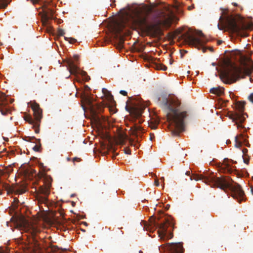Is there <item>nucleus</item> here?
<instances>
[{
	"label": "nucleus",
	"instance_id": "f257e3e1",
	"mask_svg": "<svg viewBox=\"0 0 253 253\" xmlns=\"http://www.w3.org/2000/svg\"><path fill=\"white\" fill-rule=\"evenodd\" d=\"M235 54L236 58L240 61L241 67H238L228 61L229 68L221 72L220 75L221 80L226 84H231L235 83L240 78L247 76L250 77V80L252 82L251 75L253 70V62L251 59L252 52L245 51L242 52L237 51Z\"/></svg>",
	"mask_w": 253,
	"mask_h": 253
},
{
	"label": "nucleus",
	"instance_id": "2eb2a0df",
	"mask_svg": "<svg viewBox=\"0 0 253 253\" xmlns=\"http://www.w3.org/2000/svg\"><path fill=\"white\" fill-rule=\"evenodd\" d=\"M49 3V2L44 1L42 6V18L44 22H47L49 19L54 18V11L47 6Z\"/></svg>",
	"mask_w": 253,
	"mask_h": 253
},
{
	"label": "nucleus",
	"instance_id": "4c0bfd02",
	"mask_svg": "<svg viewBox=\"0 0 253 253\" xmlns=\"http://www.w3.org/2000/svg\"><path fill=\"white\" fill-rule=\"evenodd\" d=\"M81 159L79 158H77V157H75L73 159V162H75V161H77V162H80L81 161Z\"/></svg>",
	"mask_w": 253,
	"mask_h": 253
},
{
	"label": "nucleus",
	"instance_id": "423d86ee",
	"mask_svg": "<svg viewBox=\"0 0 253 253\" xmlns=\"http://www.w3.org/2000/svg\"><path fill=\"white\" fill-rule=\"evenodd\" d=\"M143 222V228L146 230L151 231L158 228L159 237H160L161 240H165L166 239H170L173 236L171 232L167 233L168 228L171 226L172 224L168 220H166L165 218L161 223H159L155 218L152 216L149 219V223L145 221Z\"/></svg>",
	"mask_w": 253,
	"mask_h": 253
},
{
	"label": "nucleus",
	"instance_id": "c85d7f7f",
	"mask_svg": "<svg viewBox=\"0 0 253 253\" xmlns=\"http://www.w3.org/2000/svg\"><path fill=\"white\" fill-rule=\"evenodd\" d=\"M41 146V144L40 143L39 144V145H36L33 147V150L35 151L39 152L40 151V149Z\"/></svg>",
	"mask_w": 253,
	"mask_h": 253
},
{
	"label": "nucleus",
	"instance_id": "0eeeda50",
	"mask_svg": "<svg viewBox=\"0 0 253 253\" xmlns=\"http://www.w3.org/2000/svg\"><path fill=\"white\" fill-rule=\"evenodd\" d=\"M29 104L33 111L34 119L31 116H27L25 118V120L32 125V127L35 129V132L36 133H39L40 132L41 120L42 117V110L40 107L39 104L35 101H31Z\"/></svg>",
	"mask_w": 253,
	"mask_h": 253
},
{
	"label": "nucleus",
	"instance_id": "a18cd8bd",
	"mask_svg": "<svg viewBox=\"0 0 253 253\" xmlns=\"http://www.w3.org/2000/svg\"><path fill=\"white\" fill-rule=\"evenodd\" d=\"M250 188H251V192L253 194V186H250Z\"/></svg>",
	"mask_w": 253,
	"mask_h": 253
},
{
	"label": "nucleus",
	"instance_id": "f03ea898",
	"mask_svg": "<svg viewBox=\"0 0 253 253\" xmlns=\"http://www.w3.org/2000/svg\"><path fill=\"white\" fill-rule=\"evenodd\" d=\"M158 103L167 112V117L172 135L178 136L184 130V120L187 116L186 112L179 111L180 103L177 99L162 96L158 98Z\"/></svg>",
	"mask_w": 253,
	"mask_h": 253
},
{
	"label": "nucleus",
	"instance_id": "e433bc0d",
	"mask_svg": "<svg viewBox=\"0 0 253 253\" xmlns=\"http://www.w3.org/2000/svg\"><path fill=\"white\" fill-rule=\"evenodd\" d=\"M125 153L127 154H130V150L126 148L124 149Z\"/></svg>",
	"mask_w": 253,
	"mask_h": 253
},
{
	"label": "nucleus",
	"instance_id": "de8ad7c7",
	"mask_svg": "<svg viewBox=\"0 0 253 253\" xmlns=\"http://www.w3.org/2000/svg\"><path fill=\"white\" fill-rule=\"evenodd\" d=\"M232 4L235 6H238V4L237 3H235V2H233L232 3Z\"/></svg>",
	"mask_w": 253,
	"mask_h": 253
},
{
	"label": "nucleus",
	"instance_id": "20e7f679",
	"mask_svg": "<svg viewBox=\"0 0 253 253\" xmlns=\"http://www.w3.org/2000/svg\"><path fill=\"white\" fill-rule=\"evenodd\" d=\"M190 180H202L206 184L211 187H218L226 192L229 190L231 196L236 199L239 203L244 200L245 194L241 186L234 182L230 177H215L213 175L204 176L202 174H193L190 176Z\"/></svg>",
	"mask_w": 253,
	"mask_h": 253
},
{
	"label": "nucleus",
	"instance_id": "7c9ffc66",
	"mask_svg": "<svg viewBox=\"0 0 253 253\" xmlns=\"http://www.w3.org/2000/svg\"><path fill=\"white\" fill-rule=\"evenodd\" d=\"M65 39L66 40H67H67L68 41V40L70 39V41H69V42L70 43H74V42H75L77 41V40L76 39H75L74 38H68L65 37Z\"/></svg>",
	"mask_w": 253,
	"mask_h": 253
},
{
	"label": "nucleus",
	"instance_id": "a19ab883",
	"mask_svg": "<svg viewBox=\"0 0 253 253\" xmlns=\"http://www.w3.org/2000/svg\"><path fill=\"white\" fill-rule=\"evenodd\" d=\"M156 60H157V59H154V58H151V62H152V63H156V62H155V61H156ZM157 61H159V59H157Z\"/></svg>",
	"mask_w": 253,
	"mask_h": 253
},
{
	"label": "nucleus",
	"instance_id": "c9c22d12",
	"mask_svg": "<svg viewBox=\"0 0 253 253\" xmlns=\"http://www.w3.org/2000/svg\"><path fill=\"white\" fill-rule=\"evenodd\" d=\"M0 253H9V251L6 250H3L2 249L0 248Z\"/></svg>",
	"mask_w": 253,
	"mask_h": 253
},
{
	"label": "nucleus",
	"instance_id": "5701e85b",
	"mask_svg": "<svg viewBox=\"0 0 253 253\" xmlns=\"http://www.w3.org/2000/svg\"><path fill=\"white\" fill-rule=\"evenodd\" d=\"M210 92L220 96L224 93V88L219 86L213 87L210 89Z\"/></svg>",
	"mask_w": 253,
	"mask_h": 253
},
{
	"label": "nucleus",
	"instance_id": "a878e982",
	"mask_svg": "<svg viewBox=\"0 0 253 253\" xmlns=\"http://www.w3.org/2000/svg\"><path fill=\"white\" fill-rule=\"evenodd\" d=\"M227 161H228V160H227ZM226 160L225 159L224 160V163H225V167H224V168L225 169V170H226V171L227 172H229V173H231L232 172V171H233V169H232V168L230 166V165L228 163H226Z\"/></svg>",
	"mask_w": 253,
	"mask_h": 253
},
{
	"label": "nucleus",
	"instance_id": "8fccbe9b",
	"mask_svg": "<svg viewBox=\"0 0 253 253\" xmlns=\"http://www.w3.org/2000/svg\"><path fill=\"white\" fill-rule=\"evenodd\" d=\"M190 171H187V172H186V174H187V175H190Z\"/></svg>",
	"mask_w": 253,
	"mask_h": 253
},
{
	"label": "nucleus",
	"instance_id": "4be33fe9",
	"mask_svg": "<svg viewBox=\"0 0 253 253\" xmlns=\"http://www.w3.org/2000/svg\"><path fill=\"white\" fill-rule=\"evenodd\" d=\"M35 242L33 246H32V251L34 253H44V251L42 249L38 244L35 239H34Z\"/></svg>",
	"mask_w": 253,
	"mask_h": 253
},
{
	"label": "nucleus",
	"instance_id": "bb28decb",
	"mask_svg": "<svg viewBox=\"0 0 253 253\" xmlns=\"http://www.w3.org/2000/svg\"><path fill=\"white\" fill-rule=\"evenodd\" d=\"M133 133L134 134H136L139 131H140L142 130V127L140 126L136 125V124H135L134 126H133Z\"/></svg>",
	"mask_w": 253,
	"mask_h": 253
},
{
	"label": "nucleus",
	"instance_id": "473e14b6",
	"mask_svg": "<svg viewBox=\"0 0 253 253\" xmlns=\"http://www.w3.org/2000/svg\"><path fill=\"white\" fill-rule=\"evenodd\" d=\"M33 139H36L37 140L35 137H28L26 140L27 141L31 142L32 140Z\"/></svg>",
	"mask_w": 253,
	"mask_h": 253
},
{
	"label": "nucleus",
	"instance_id": "bf43d9fd",
	"mask_svg": "<svg viewBox=\"0 0 253 253\" xmlns=\"http://www.w3.org/2000/svg\"><path fill=\"white\" fill-rule=\"evenodd\" d=\"M229 143V141H227L226 142V143Z\"/></svg>",
	"mask_w": 253,
	"mask_h": 253
},
{
	"label": "nucleus",
	"instance_id": "f3484780",
	"mask_svg": "<svg viewBox=\"0 0 253 253\" xmlns=\"http://www.w3.org/2000/svg\"><path fill=\"white\" fill-rule=\"evenodd\" d=\"M145 108L146 106L141 104L140 101H139L135 104L134 106L132 108L131 114L134 118H138L141 116L143 111Z\"/></svg>",
	"mask_w": 253,
	"mask_h": 253
},
{
	"label": "nucleus",
	"instance_id": "6e6d98bb",
	"mask_svg": "<svg viewBox=\"0 0 253 253\" xmlns=\"http://www.w3.org/2000/svg\"><path fill=\"white\" fill-rule=\"evenodd\" d=\"M244 162H245V163H247V162L245 160H244Z\"/></svg>",
	"mask_w": 253,
	"mask_h": 253
},
{
	"label": "nucleus",
	"instance_id": "3c124183",
	"mask_svg": "<svg viewBox=\"0 0 253 253\" xmlns=\"http://www.w3.org/2000/svg\"><path fill=\"white\" fill-rule=\"evenodd\" d=\"M85 87L86 89H89V87L87 85H86Z\"/></svg>",
	"mask_w": 253,
	"mask_h": 253
},
{
	"label": "nucleus",
	"instance_id": "49530a36",
	"mask_svg": "<svg viewBox=\"0 0 253 253\" xmlns=\"http://www.w3.org/2000/svg\"><path fill=\"white\" fill-rule=\"evenodd\" d=\"M217 26H218V28L219 30H222L223 29V28L222 27H220V25H219V24L218 23V25H217Z\"/></svg>",
	"mask_w": 253,
	"mask_h": 253
},
{
	"label": "nucleus",
	"instance_id": "6ab92c4d",
	"mask_svg": "<svg viewBox=\"0 0 253 253\" xmlns=\"http://www.w3.org/2000/svg\"><path fill=\"white\" fill-rule=\"evenodd\" d=\"M102 93H103L106 99L110 104L113 105L115 103V101L114 99V97L112 95L110 91L108 90L106 88H103Z\"/></svg>",
	"mask_w": 253,
	"mask_h": 253
},
{
	"label": "nucleus",
	"instance_id": "dca6fc26",
	"mask_svg": "<svg viewBox=\"0 0 253 253\" xmlns=\"http://www.w3.org/2000/svg\"><path fill=\"white\" fill-rule=\"evenodd\" d=\"M164 248L169 253H183L184 250L181 243H168Z\"/></svg>",
	"mask_w": 253,
	"mask_h": 253
},
{
	"label": "nucleus",
	"instance_id": "864d4df0",
	"mask_svg": "<svg viewBox=\"0 0 253 253\" xmlns=\"http://www.w3.org/2000/svg\"><path fill=\"white\" fill-rule=\"evenodd\" d=\"M161 179H162L163 180H164V178L163 177H162L161 178Z\"/></svg>",
	"mask_w": 253,
	"mask_h": 253
},
{
	"label": "nucleus",
	"instance_id": "9b49d317",
	"mask_svg": "<svg viewBox=\"0 0 253 253\" xmlns=\"http://www.w3.org/2000/svg\"><path fill=\"white\" fill-rule=\"evenodd\" d=\"M246 102L245 101H238L236 103V109L239 112H235L230 116L232 121L235 122L238 128H242V123L245 121V118L243 114Z\"/></svg>",
	"mask_w": 253,
	"mask_h": 253
},
{
	"label": "nucleus",
	"instance_id": "f704fd0d",
	"mask_svg": "<svg viewBox=\"0 0 253 253\" xmlns=\"http://www.w3.org/2000/svg\"><path fill=\"white\" fill-rule=\"evenodd\" d=\"M110 151H112L113 153H114L113 155L112 156L113 158H115L116 156L118 155V153L115 152V150L113 148H111Z\"/></svg>",
	"mask_w": 253,
	"mask_h": 253
},
{
	"label": "nucleus",
	"instance_id": "393cba45",
	"mask_svg": "<svg viewBox=\"0 0 253 253\" xmlns=\"http://www.w3.org/2000/svg\"><path fill=\"white\" fill-rule=\"evenodd\" d=\"M10 1V0H0V9L6 8Z\"/></svg>",
	"mask_w": 253,
	"mask_h": 253
},
{
	"label": "nucleus",
	"instance_id": "13d9d810",
	"mask_svg": "<svg viewBox=\"0 0 253 253\" xmlns=\"http://www.w3.org/2000/svg\"><path fill=\"white\" fill-rule=\"evenodd\" d=\"M229 143V141H227L226 142V143Z\"/></svg>",
	"mask_w": 253,
	"mask_h": 253
},
{
	"label": "nucleus",
	"instance_id": "2f4dec72",
	"mask_svg": "<svg viewBox=\"0 0 253 253\" xmlns=\"http://www.w3.org/2000/svg\"><path fill=\"white\" fill-rule=\"evenodd\" d=\"M249 100L252 103H253V93H252L248 96Z\"/></svg>",
	"mask_w": 253,
	"mask_h": 253
},
{
	"label": "nucleus",
	"instance_id": "6e6552de",
	"mask_svg": "<svg viewBox=\"0 0 253 253\" xmlns=\"http://www.w3.org/2000/svg\"><path fill=\"white\" fill-rule=\"evenodd\" d=\"M85 106H83L84 110L88 109L90 113L92 119L96 123L100 124L101 122V117L99 113L101 112L102 108L99 105L93 103L91 99L88 95H85L83 98Z\"/></svg>",
	"mask_w": 253,
	"mask_h": 253
},
{
	"label": "nucleus",
	"instance_id": "ea45409f",
	"mask_svg": "<svg viewBox=\"0 0 253 253\" xmlns=\"http://www.w3.org/2000/svg\"><path fill=\"white\" fill-rule=\"evenodd\" d=\"M155 184L157 186H158L159 185V182L158 179H156L155 180Z\"/></svg>",
	"mask_w": 253,
	"mask_h": 253
},
{
	"label": "nucleus",
	"instance_id": "5fc2aeb1",
	"mask_svg": "<svg viewBox=\"0 0 253 253\" xmlns=\"http://www.w3.org/2000/svg\"><path fill=\"white\" fill-rule=\"evenodd\" d=\"M139 253H142V252L141 251H140Z\"/></svg>",
	"mask_w": 253,
	"mask_h": 253
},
{
	"label": "nucleus",
	"instance_id": "ddd939ff",
	"mask_svg": "<svg viewBox=\"0 0 253 253\" xmlns=\"http://www.w3.org/2000/svg\"><path fill=\"white\" fill-rule=\"evenodd\" d=\"M13 101V99L8 100L4 94L2 93L0 95V111L3 115H6L11 113V108L8 104L9 103H12Z\"/></svg>",
	"mask_w": 253,
	"mask_h": 253
},
{
	"label": "nucleus",
	"instance_id": "7ed1b4c3",
	"mask_svg": "<svg viewBox=\"0 0 253 253\" xmlns=\"http://www.w3.org/2000/svg\"><path fill=\"white\" fill-rule=\"evenodd\" d=\"M149 10L142 8L135 9L130 15V21L132 25L139 29L147 35L156 36L160 31V25L163 24L166 27L170 26L173 19L171 16L165 18L163 20H158L156 23H149L147 19Z\"/></svg>",
	"mask_w": 253,
	"mask_h": 253
},
{
	"label": "nucleus",
	"instance_id": "412c9836",
	"mask_svg": "<svg viewBox=\"0 0 253 253\" xmlns=\"http://www.w3.org/2000/svg\"><path fill=\"white\" fill-rule=\"evenodd\" d=\"M25 226H27V230L28 232H29L30 234L33 236H35L37 232H39L38 228L34 225L29 224V223L25 221Z\"/></svg>",
	"mask_w": 253,
	"mask_h": 253
},
{
	"label": "nucleus",
	"instance_id": "4d7b16f0",
	"mask_svg": "<svg viewBox=\"0 0 253 253\" xmlns=\"http://www.w3.org/2000/svg\"><path fill=\"white\" fill-rule=\"evenodd\" d=\"M37 140H38L39 142H40V139H38Z\"/></svg>",
	"mask_w": 253,
	"mask_h": 253
},
{
	"label": "nucleus",
	"instance_id": "f8f14e48",
	"mask_svg": "<svg viewBox=\"0 0 253 253\" xmlns=\"http://www.w3.org/2000/svg\"><path fill=\"white\" fill-rule=\"evenodd\" d=\"M79 57L78 55L74 56V60H70L68 61V68L71 74L77 75H81L85 82H87L90 80V77L87 75L86 72L81 70L78 67L76 61H78Z\"/></svg>",
	"mask_w": 253,
	"mask_h": 253
},
{
	"label": "nucleus",
	"instance_id": "cd10ccee",
	"mask_svg": "<svg viewBox=\"0 0 253 253\" xmlns=\"http://www.w3.org/2000/svg\"><path fill=\"white\" fill-rule=\"evenodd\" d=\"M119 44L120 47H122L123 46V44L124 43V39L123 37H120L119 38Z\"/></svg>",
	"mask_w": 253,
	"mask_h": 253
},
{
	"label": "nucleus",
	"instance_id": "09e8293b",
	"mask_svg": "<svg viewBox=\"0 0 253 253\" xmlns=\"http://www.w3.org/2000/svg\"><path fill=\"white\" fill-rule=\"evenodd\" d=\"M173 62V60H172V59H170L169 60V64H172Z\"/></svg>",
	"mask_w": 253,
	"mask_h": 253
},
{
	"label": "nucleus",
	"instance_id": "9d476101",
	"mask_svg": "<svg viewBox=\"0 0 253 253\" xmlns=\"http://www.w3.org/2000/svg\"><path fill=\"white\" fill-rule=\"evenodd\" d=\"M179 38L182 40L184 43L189 45L194 46L198 48H199L200 47H202L204 52L206 51V49L203 47V46L204 44L207 43V41L195 37L189 31L182 34Z\"/></svg>",
	"mask_w": 253,
	"mask_h": 253
},
{
	"label": "nucleus",
	"instance_id": "4468645a",
	"mask_svg": "<svg viewBox=\"0 0 253 253\" xmlns=\"http://www.w3.org/2000/svg\"><path fill=\"white\" fill-rule=\"evenodd\" d=\"M3 190H6L7 194L13 193H15L16 194H22L24 192L23 190L19 189L17 186H10L5 183L2 182L0 180V195H2Z\"/></svg>",
	"mask_w": 253,
	"mask_h": 253
},
{
	"label": "nucleus",
	"instance_id": "b1692460",
	"mask_svg": "<svg viewBox=\"0 0 253 253\" xmlns=\"http://www.w3.org/2000/svg\"><path fill=\"white\" fill-rule=\"evenodd\" d=\"M154 65L155 68L158 70L166 71L167 69V67L165 65L161 63H155Z\"/></svg>",
	"mask_w": 253,
	"mask_h": 253
},
{
	"label": "nucleus",
	"instance_id": "58836bf2",
	"mask_svg": "<svg viewBox=\"0 0 253 253\" xmlns=\"http://www.w3.org/2000/svg\"><path fill=\"white\" fill-rule=\"evenodd\" d=\"M197 34L198 35V36H200V37H201V38H203V37L204 36V34H203L202 33V32H201V31H200V32H199L197 33Z\"/></svg>",
	"mask_w": 253,
	"mask_h": 253
},
{
	"label": "nucleus",
	"instance_id": "72a5a7b5",
	"mask_svg": "<svg viewBox=\"0 0 253 253\" xmlns=\"http://www.w3.org/2000/svg\"><path fill=\"white\" fill-rule=\"evenodd\" d=\"M120 93L122 95H124V96H126L127 94V93L126 91L125 90H121L120 91Z\"/></svg>",
	"mask_w": 253,
	"mask_h": 253
},
{
	"label": "nucleus",
	"instance_id": "c03bdc74",
	"mask_svg": "<svg viewBox=\"0 0 253 253\" xmlns=\"http://www.w3.org/2000/svg\"><path fill=\"white\" fill-rule=\"evenodd\" d=\"M18 202V199L17 198H14V202L17 203Z\"/></svg>",
	"mask_w": 253,
	"mask_h": 253
},
{
	"label": "nucleus",
	"instance_id": "1a4fd4ad",
	"mask_svg": "<svg viewBox=\"0 0 253 253\" xmlns=\"http://www.w3.org/2000/svg\"><path fill=\"white\" fill-rule=\"evenodd\" d=\"M43 185L39 187V191L40 194L43 196L38 195L37 200L39 204H46L48 201V196L50 194V187L52 181L50 176L44 174L43 176Z\"/></svg>",
	"mask_w": 253,
	"mask_h": 253
},
{
	"label": "nucleus",
	"instance_id": "37998d69",
	"mask_svg": "<svg viewBox=\"0 0 253 253\" xmlns=\"http://www.w3.org/2000/svg\"><path fill=\"white\" fill-rule=\"evenodd\" d=\"M133 99H134V97H132H132H128V100H129V101H131V100H132Z\"/></svg>",
	"mask_w": 253,
	"mask_h": 253
},
{
	"label": "nucleus",
	"instance_id": "c756f323",
	"mask_svg": "<svg viewBox=\"0 0 253 253\" xmlns=\"http://www.w3.org/2000/svg\"><path fill=\"white\" fill-rule=\"evenodd\" d=\"M58 34L59 36H64V35L65 34L64 30L61 29H59L58 30Z\"/></svg>",
	"mask_w": 253,
	"mask_h": 253
},
{
	"label": "nucleus",
	"instance_id": "a211bd4d",
	"mask_svg": "<svg viewBox=\"0 0 253 253\" xmlns=\"http://www.w3.org/2000/svg\"><path fill=\"white\" fill-rule=\"evenodd\" d=\"M235 146L237 148H240L243 144L248 146L246 144V139L242 134L237 135L235 137Z\"/></svg>",
	"mask_w": 253,
	"mask_h": 253
},
{
	"label": "nucleus",
	"instance_id": "39448f33",
	"mask_svg": "<svg viewBox=\"0 0 253 253\" xmlns=\"http://www.w3.org/2000/svg\"><path fill=\"white\" fill-rule=\"evenodd\" d=\"M222 14L219 18L221 23H223L225 26L232 32L241 34V32L249 27L246 25L239 15H224V9L221 8Z\"/></svg>",
	"mask_w": 253,
	"mask_h": 253
},
{
	"label": "nucleus",
	"instance_id": "603ef678",
	"mask_svg": "<svg viewBox=\"0 0 253 253\" xmlns=\"http://www.w3.org/2000/svg\"><path fill=\"white\" fill-rule=\"evenodd\" d=\"M83 223L84 224V225H87V223L85 222H83Z\"/></svg>",
	"mask_w": 253,
	"mask_h": 253
},
{
	"label": "nucleus",
	"instance_id": "aec40b11",
	"mask_svg": "<svg viewBox=\"0 0 253 253\" xmlns=\"http://www.w3.org/2000/svg\"><path fill=\"white\" fill-rule=\"evenodd\" d=\"M126 24V22L124 20L117 23L115 27L114 28V30L117 35L121 34L123 29L125 28Z\"/></svg>",
	"mask_w": 253,
	"mask_h": 253
},
{
	"label": "nucleus",
	"instance_id": "79ce46f5",
	"mask_svg": "<svg viewBox=\"0 0 253 253\" xmlns=\"http://www.w3.org/2000/svg\"><path fill=\"white\" fill-rule=\"evenodd\" d=\"M247 150L246 149H243V150H242V152L245 155L246 154V153L247 152Z\"/></svg>",
	"mask_w": 253,
	"mask_h": 253
}]
</instances>
